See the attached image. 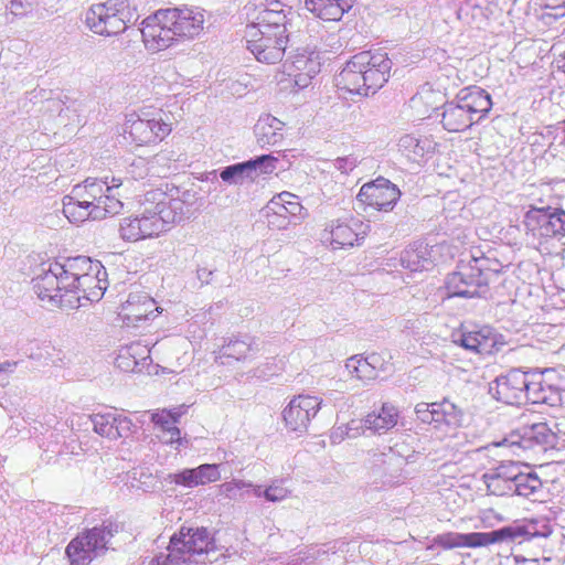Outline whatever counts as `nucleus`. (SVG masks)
Listing matches in <instances>:
<instances>
[{
  "label": "nucleus",
  "instance_id": "obj_1",
  "mask_svg": "<svg viewBox=\"0 0 565 565\" xmlns=\"http://www.w3.org/2000/svg\"><path fill=\"white\" fill-rule=\"evenodd\" d=\"M141 213L124 217L119 235L128 242L158 236L167 226L189 220L196 212V196L190 191L175 189L171 193L161 189L147 191Z\"/></svg>",
  "mask_w": 565,
  "mask_h": 565
},
{
  "label": "nucleus",
  "instance_id": "obj_2",
  "mask_svg": "<svg viewBox=\"0 0 565 565\" xmlns=\"http://www.w3.org/2000/svg\"><path fill=\"white\" fill-rule=\"evenodd\" d=\"M255 21L246 25V47L259 62L281 61L288 43V25L294 11L279 0H265Z\"/></svg>",
  "mask_w": 565,
  "mask_h": 565
},
{
  "label": "nucleus",
  "instance_id": "obj_3",
  "mask_svg": "<svg viewBox=\"0 0 565 565\" xmlns=\"http://www.w3.org/2000/svg\"><path fill=\"white\" fill-rule=\"evenodd\" d=\"M205 10L198 7L160 9L145 18L140 32L146 47L158 52L177 41L194 40L204 30Z\"/></svg>",
  "mask_w": 565,
  "mask_h": 565
},
{
  "label": "nucleus",
  "instance_id": "obj_4",
  "mask_svg": "<svg viewBox=\"0 0 565 565\" xmlns=\"http://www.w3.org/2000/svg\"><path fill=\"white\" fill-rule=\"evenodd\" d=\"M552 534L551 525L545 520H524L491 532H445L433 540V545L444 550L461 547H486L499 542L522 543L535 537H547Z\"/></svg>",
  "mask_w": 565,
  "mask_h": 565
},
{
  "label": "nucleus",
  "instance_id": "obj_5",
  "mask_svg": "<svg viewBox=\"0 0 565 565\" xmlns=\"http://www.w3.org/2000/svg\"><path fill=\"white\" fill-rule=\"evenodd\" d=\"M392 65L385 52H360L337 75V86L350 94L365 97L374 95L388 81Z\"/></svg>",
  "mask_w": 565,
  "mask_h": 565
},
{
  "label": "nucleus",
  "instance_id": "obj_6",
  "mask_svg": "<svg viewBox=\"0 0 565 565\" xmlns=\"http://www.w3.org/2000/svg\"><path fill=\"white\" fill-rule=\"evenodd\" d=\"M88 273L104 275L103 264L87 256L66 258L63 263L46 262L33 277L32 287L38 297L45 301L54 292L72 290L74 284Z\"/></svg>",
  "mask_w": 565,
  "mask_h": 565
},
{
  "label": "nucleus",
  "instance_id": "obj_7",
  "mask_svg": "<svg viewBox=\"0 0 565 565\" xmlns=\"http://www.w3.org/2000/svg\"><path fill=\"white\" fill-rule=\"evenodd\" d=\"M503 267L498 259L483 255L472 256L468 262L461 260L457 270L447 276V294L449 297H482L488 291L491 279Z\"/></svg>",
  "mask_w": 565,
  "mask_h": 565
},
{
  "label": "nucleus",
  "instance_id": "obj_8",
  "mask_svg": "<svg viewBox=\"0 0 565 565\" xmlns=\"http://www.w3.org/2000/svg\"><path fill=\"white\" fill-rule=\"evenodd\" d=\"M492 108L490 94L478 86L462 88L441 106V125L450 132L463 131L479 122Z\"/></svg>",
  "mask_w": 565,
  "mask_h": 565
},
{
  "label": "nucleus",
  "instance_id": "obj_9",
  "mask_svg": "<svg viewBox=\"0 0 565 565\" xmlns=\"http://www.w3.org/2000/svg\"><path fill=\"white\" fill-rule=\"evenodd\" d=\"M135 13L130 0H106L93 4L86 13V24L96 34L113 36L124 32Z\"/></svg>",
  "mask_w": 565,
  "mask_h": 565
},
{
  "label": "nucleus",
  "instance_id": "obj_10",
  "mask_svg": "<svg viewBox=\"0 0 565 565\" xmlns=\"http://www.w3.org/2000/svg\"><path fill=\"white\" fill-rule=\"evenodd\" d=\"M118 526L111 522L86 530L74 537L66 547L71 565H88L105 554Z\"/></svg>",
  "mask_w": 565,
  "mask_h": 565
},
{
  "label": "nucleus",
  "instance_id": "obj_11",
  "mask_svg": "<svg viewBox=\"0 0 565 565\" xmlns=\"http://www.w3.org/2000/svg\"><path fill=\"white\" fill-rule=\"evenodd\" d=\"M171 557L179 559L181 565H203L207 554L213 551V540L205 527H184L171 540Z\"/></svg>",
  "mask_w": 565,
  "mask_h": 565
},
{
  "label": "nucleus",
  "instance_id": "obj_12",
  "mask_svg": "<svg viewBox=\"0 0 565 565\" xmlns=\"http://www.w3.org/2000/svg\"><path fill=\"white\" fill-rule=\"evenodd\" d=\"M74 285L75 287L72 288V290H63L57 294L54 292L52 296H49V299L45 301L52 306L66 309H76L84 306L82 300L90 302L98 301L102 299L108 287L106 269L104 268V275L100 273H96V275L94 273H88Z\"/></svg>",
  "mask_w": 565,
  "mask_h": 565
},
{
  "label": "nucleus",
  "instance_id": "obj_13",
  "mask_svg": "<svg viewBox=\"0 0 565 565\" xmlns=\"http://www.w3.org/2000/svg\"><path fill=\"white\" fill-rule=\"evenodd\" d=\"M532 371L512 369L498 376L490 385L492 396L508 405H523L530 402Z\"/></svg>",
  "mask_w": 565,
  "mask_h": 565
},
{
  "label": "nucleus",
  "instance_id": "obj_14",
  "mask_svg": "<svg viewBox=\"0 0 565 565\" xmlns=\"http://www.w3.org/2000/svg\"><path fill=\"white\" fill-rule=\"evenodd\" d=\"M530 403L551 407L565 406V377L553 369L532 371Z\"/></svg>",
  "mask_w": 565,
  "mask_h": 565
},
{
  "label": "nucleus",
  "instance_id": "obj_15",
  "mask_svg": "<svg viewBox=\"0 0 565 565\" xmlns=\"http://www.w3.org/2000/svg\"><path fill=\"white\" fill-rule=\"evenodd\" d=\"M278 159L271 154H262L247 161L226 166L220 170L221 180L227 185L254 183L263 174H270L277 168Z\"/></svg>",
  "mask_w": 565,
  "mask_h": 565
},
{
  "label": "nucleus",
  "instance_id": "obj_16",
  "mask_svg": "<svg viewBox=\"0 0 565 565\" xmlns=\"http://www.w3.org/2000/svg\"><path fill=\"white\" fill-rule=\"evenodd\" d=\"M523 224L526 235L533 239L565 236V211L534 207L525 213Z\"/></svg>",
  "mask_w": 565,
  "mask_h": 565
},
{
  "label": "nucleus",
  "instance_id": "obj_17",
  "mask_svg": "<svg viewBox=\"0 0 565 565\" xmlns=\"http://www.w3.org/2000/svg\"><path fill=\"white\" fill-rule=\"evenodd\" d=\"M87 191L96 200L105 217L108 215H116L121 212L124 203L121 202L122 193L120 189L125 185L120 177H105L103 179L87 178L82 183Z\"/></svg>",
  "mask_w": 565,
  "mask_h": 565
},
{
  "label": "nucleus",
  "instance_id": "obj_18",
  "mask_svg": "<svg viewBox=\"0 0 565 565\" xmlns=\"http://www.w3.org/2000/svg\"><path fill=\"white\" fill-rule=\"evenodd\" d=\"M401 198L399 189L390 180L377 178L360 189L356 200L377 211H392Z\"/></svg>",
  "mask_w": 565,
  "mask_h": 565
},
{
  "label": "nucleus",
  "instance_id": "obj_19",
  "mask_svg": "<svg viewBox=\"0 0 565 565\" xmlns=\"http://www.w3.org/2000/svg\"><path fill=\"white\" fill-rule=\"evenodd\" d=\"M170 132L171 126L161 117L147 118L130 115L125 124V134H128L138 146L159 142Z\"/></svg>",
  "mask_w": 565,
  "mask_h": 565
},
{
  "label": "nucleus",
  "instance_id": "obj_20",
  "mask_svg": "<svg viewBox=\"0 0 565 565\" xmlns=\"http://www.w3.org/2000/svg\"><path fill=\"white\" fill-rule=\"evenodd\" d=\"M323 51H326L324 44L313 43L310 52L303 51L295 55L288 67V75L292 77L294 86L297 89L308 87L311 79L320 72V53Z\"/></svg>",
  "mask_w": 565,
  "mask_h": 565
},
{
  "label": "nucleus",
  "instance_id": "obj_21",
  "mask_svg": "<svg viewBox=\"0 0 565 565\" xmlns=\"http://www.w3.org/2000/svg\"><path fill=\"white\" fill-rule=\"evenodd\" d=\"M321 405L322 399L316 396L298 395L294 397L282 412L286 426L292 431H306Z\"/></svg>",
  "mask_w": 565,
  "mask_h": 565
},
{
  "label": "nucleus",
  "instance_id": "obj_22",
  "mask_svg": "<svg viewBox=\"0 0 565 565\" xmlns=\"http://www.w3.org/2000/svg\"><path fill=\"white\" fill-rule=\"evenodd\" d=\"M557 436L548 427L546 423H536L526 428L522 436H511L505 438L499 446L511 448L512 452L520 456L519 450L530 449L533 446H539L546 450L556 446Z\"/></svg>",
  "mask_w": 565,
  "mask_h": 565
},
{
  "label": "nucleus",
  "instance_id": "obj_23",
  "mask_svg": "<svg viewBox=\"0 0 565 565\" xmlns=\"http://www.w3.org/2000/svg\"><path fill=\"white\" fill-rule=\"evenodd\" d=\"M369 225L359 217H348L343 220L332 221L329 225V237L333 248L352 247L354 244L360 245L367 234Z\"/></svg>",
  "mask_w": 565,
  "mask_h": 565
},
{
  "label": "nucleus",
  "instance_id": "obj_24",
  "mask_svg": "<svg viewBox=\"0 0 565 565\" xmlns=\"http://www.w3.org/2000/svg\"><path fill=\"white\" fill-rule=\"evenodd\" d=\"M520 461H501L495 467L488 469L482 480L490 494L512 495L514 479L519 475Z\"/></svg>",
  "mask_w": 565,
  "mask_h": 565
},
{
  "label": "nucleus",
  "instance_id": "obj_25",
  "mask_svg": "<svg viewBox=\"0 0 565 565\" xmlns=\"http://www.w3.org/2000/svg\"><path fill=\"white\" fill-rule=\"evenodd\" d=\"M89 419L96 434L111 440L127 438L135 428L130 418L115 412L93 414Z\"/></svg>",
  "mask_w": 565,
  "mask_h": 565
},
{
  "label": "nucleus",
  "instance_id": "obj_26",
  "mask_svg": "<svg viewBox=\"0 0 565 565\" xmlns=\"http://www.w3.org/2000/svg\"><path fill=\"white\" fill-rule=\"evenodd\" d=\"M159 308L148 295L130 294L121 306L119 317L127 327H137L139 322L157 317Z\"/></svg>",
  "mask_w": 565,
  "mask_h": 565
},
{
  "label": "nucleus",
  "instance_id": "obj_27",
  "mask_svg": "<svg viewBox=\"0 0 565 565\" xmlns=\"http://www.w3.org/2000/svg\"><path fill=\"white\" fill-rule=\"evenodd\" d=\"M149 343L131 342L119 349L115 365L124 372H143L151 364Z\"/></svg>",
  "mask_w": 565,
  "mask_h": 565
},
{
  "label": "nucleus",
  "instance_id": "obj_28",
  "mask_svg": "<svg viewBox=\"0 0 565 565\" xmlns=\"http://www.w3.org/2000/svg\"><path fill=\"white\" fill-rule=\"evenodd\" d=\"M171 482L185 488H195L221 479L220 466L204 463L194 469H183L169 476Z\"/></svg>",
  "mask_w": 565,
  "mask_h": 565
},
{
  "label": "nucleus",
  "instance_id": "obj_29",
  "mask_svg": "<svg viewBox=\"0 0 565 565\" xmlns=\"http://www.w3.org/2000/svg\"><path fill=\"white\" fill-rule=\"evenodd\" d=\"M381 362V355L377 353H372L366 358L353 355L347 360L345 370L352 379L367 383L377 377L379 367L386 371Z\"/></svg>",
  "mask_w": 565,
  "mask_h": 565
},
{
  "label": "nucleus",
  "instance_id": "obj_30",
  "mask_svg": "<svg viewBox=\"0 0 565 565\" xmlns=\"http://www.w3.org/2000/svg\"><path fill=\"white\" fill-rule=\"evenodd\" d=\"M543 482L537 473L520 462L519 475L514 479L512 495L536 501L543 495Z\"/></svg>",
  "mask_w": 565,
  "mask_h": 565
},
{
  "label": "nucleus",
  "instance_id": "obj_31",
  "mask_svg": "<svg viewBox=\"0 0 565 565\" xmlns=\"http://www.w3.org/2000/svg\"><path fill=\"white\" fill-rule=\"evenodd\" d=\"M354 0H305L306 8L323 21H339Z\"/></svg>",
  "mask_w": 565,
  "mask_h": 565
},
{
  "label": "nucleus",
  "instance_id": "obj_32",
  "mask_svg": "<svg viewBox=\"0 0 565 565\" xmlns=\"http://www.w3.org/2000/svg\"><path fill=\"white\" fill-rule=\"evenodd\" d=\"M284 127L281 120L269 114L260 116L254 128L257 143L262 148L278 145L284 138Z\"/></svg>",
  "mask_w": 565,
  "mask_h": 565
},
{
  "label": "nucleus",
  "instance_id": "obj_33",
  "mask_svg": "<svg viewBox=\"0 0 565 565\" xmlns=\"http://www.w3.org/2000/svg\"><path fill=\"white\" fill-rule=\"evenodd\" d=\"M398 149L409 161L418 163L435 152L436 142L428 137L405 135L398 141Z\"/></svg>",
  "mask_w": 565,
  "mask_h": 565
},
{
  "label": "nucleus",
  "instance_id": "obj_34",
  "mask_svg": "<svg viewBox=\"0 0 565 565\" xmlns=\"http://www.w3.org/2000/svg\"><path fill=\"white\" fill-rule=\"evenodd\" d=\"M401 264L411 271H422L433 265L428 244L415 242L411 244L401 255Z\"/></svg>",
  "mask_w": 565,
  "mask_h": 565
},
{
  "label": "nucleus",
  "instance_id": "obj_35",
  "mask_svg": "<svg viewBox=\"0 0 565 565\" xmlns=\"http://www.w3.org/2000/svg\"><path fill=\"white\" fill-rule=\"evenodd\" d=\"M397 418V408L390 403H383L379 412H372L365 416V425L374 434H384L396 426Z\"/></svg>",
  "mask_w": 565,
  "mask_h": 565
},
{
  "label": "nucleus",
  "instance_id": "obj_36",
  "mask_svg": "<svg viewBox=\"0 0 565 565\" xmlns=\"http://www.w3.org/2000/svg\"><path fill=\"white\" fill-rule=\"evenodd\" d=\"M63 213L72 223H82L89 218H105V213L102 212L98 205L93 209L90 205L81 204L77 200L68 195H65L63 199Z\"/></svg>",
  "mask_w": 565,
  "mask_h": 565
},
{
  "label": "nucleus",
  "instance_id": "obj_37",
  "mask_svg": "<svg viewBox=\"0 0 565 565\" xmlns=\"http://www.w3.org/2000/svg\"><path fill=\"white\" fill-rule=\"evenodd\" d=\"M385 467L383 469V486H397L403 483L407 479V475L402 468L404 463V459L397 457L394 454L385 455V459L383 460Z\"/></svg>",
  "mask_w": 565,
  "mask_h": 565
},
{
  "label": "nucleus",
  "instance_id": "obj_38",
  "mask_svg": "<svg viewBox=\"0 0 565 565\" xmlns=\"http://www.w3.org/2000/svg\"><path fill=\"white\" fill-rule=\"evenodd\" d=\"M257 352V348L250 337L231 340L222 349L224 358H232L236 361H244Z\"/></svg>",
  "mask_w": 565,
  "mask_h": 565
},
{
  "label": "nucleus",
  "instance_id": "obj_39",
  "mask_svg": "<svg viewBox=\"0 0 565 565\" xmlns=\"http://www.w3.org/2000/svg\"><path fill=\"white\" fill-rule=\"evenodd\" d=\"M435 407V409H437L436 426L444 423L448 426L459 427L463 424V411L450 401L444 399L443 402L437 403Z\"/></svg>",
  "mask_w": 565,
  "mask_h": 565
},
{
  "label": "nucleus",
  "instance_id": "obj_40",
  "mask_svg": "<svg viewBox=\"0 0 565 565\" xmlns=\"http://www.w3.org/2000/svg\"><path fill=\"white\" fill-rule=\"evenodd\" d=\"M475 334L477 337V341L479 344V353L480 354H492L495 351H499V345H502V342H499V335L495 330L489 326H483L480 328H476Z\"/></svg>",
  "mask_w": 565,
  "mask_h": 565
},
{
  "label": "nucleus",
  "instance_id": "obj_41",
  "mask_svg": "<svg viewBox=\"0 0 565 565\" xmlns=\"http://www.w3.org/2000/svg\"><path fill=\"white\" fill-rule=\"evenodd\" d=\"M264 211H271L280 216H286V218L291 220L294 224H297V221H299V215L302 211L301 204H288L285 205L284 203H279L278 201L270 200L267 205L265 206Z\"/></svg>",
  "mask_w": 565,
  "mask_h": 565
},
{
  "label": "nucleus",
  "instance_id": "obj_42",
  "mask_svg": "<svg viewBox=\"0 0 565 565\" xmlns=\"http://www.w3.org/2000/svg\"><path fill=\"white\" fill-rule=\"evenodd\" d=\"M127 174L134 180L145 179L149 174V162L145 158H136L127 168Z\"/></svg>",
  "mask_w": 565,
  "mask_h": 565
},
{
  "label": "nucleus",
  "instance_id": "obj_43",
  "mask_svg": "<svg viewBox=\"0 0 565 565\" xmlns=\"http://www.w3.org/2000/svg\"><path fill=\"white\" fill-rule=\"evenodd\" d=\"M436 404L437 403H431V404L419 403V404H417L415 412H416L418 419H420L423 423H426V424H435L436 425V420H437V414H436L437 412H435Z\"/></svg>",
  "mask_w": 565,
  "mask_h": 565
},
{
  "label": "nucleus",
  "instance_id": "obj_44",
  "mask_svg": "<svg viewBox=\"0 0 565 565\" xmlns=\"http://www.w3.org/2000/svg\"><path fill=\"white\" fill-rule=\"evenodd\" d=\"M335 543L329 542L321 545H312L306 550L303 553L302 559L305 561H313L319 559L321 556L327 555L330 551L334 553Z\"/></svg>",
  "mask_w": 565,
  "mask_h": 565
},
{
  "label": "nucleus",
  "instance_id": "obj_45",
  "mask_svg": "<svg viewBox=\"0 0 565 565\" xmlns=\"http://www.w3.org/2000/svg\"><path fill=\"white\" fill-rule=\"evenodd\" d=\"M455 342L467 350L479 353L480 342L477 341L475 330H463Z\"/></svg>",
  "mask_w": 565,
  "mask_h": 565
},
{
  "label": "nucleus",
  "instance_id": "obj_46",
  "mask_svg": "<svg viewBox=\"0 0 565 565\" xmlns=\"http://www.w3.org/2000/svg\"><path fill=\"white\" fill-rule=\"evenodd\" d=\"M253 487L252 482H246L244 480H232L230 482H225L221 486L222 492L230 499H235L239 490L247 489Z\"/></svg>",
  "mask_w": 565,
  "mask_h": 565
},
{
  "label": "nucleus",
  "instance_id": "obj_47",
  "mask_svg": "<svg viewBox=\"0 0 565 565\" xmlns=\"http://www.w3.org/2000/svg\"><path fill=\"white\" fill-rule=\"evenodd\" d=\"M7 8L12 15L21 18L32 11L33 3L31 0H10Z\"/></svg>",
  "mask_w": 565,
  "mask_h": 565
},
{
  "label": "nucleus",
  "instance_id": "obj_48",
  "mask_svg": "<svg viewBox=\"0 0 565 565\" xmlns=\"http://www.w3.org/2000/svg\"><path fill=\"white\" fill-rule=\"evenodd\" d=\"M68 196L77 200L81 204L90 205L93 209H95V204L97 203L96 200H93V195L83 184H76Z\"/></svg>",
  "mask_w": 565,
  "mask_h": 565
},
{
  "label": "nucleus",
  "instance_id": "obj_49",
  "mask_svg": "<svg viewBox=\"0 0 565 565\" xmlns=\"http://www.w3.org/2000/svg\"><path fill=\"white\" fill-rule=\"evenodd\" d=\"M264 213L267 218V225L270 230H286L289 225L294 224L291 220L286 218V216L277 215L271 211H264Z\"/></svg>",
  "mask_w": 565,
  "mask_h": 565
},
{
  "label": "nucleus",
  "instance_id": "obj_50",
  "mask_svg": "<svg viewBox=\"0 0 565 565\" xmlns=\"http://www.w3.org/2000/svg\"><path fill=\"white\" fill-rule=\"evenodd\" d=\"M289 491L280 484L273 483L264 490V497L269 502H280L286 499Z\"/></svg>",
  "mask_w": 565,
  "mask_h": 565
},
{
  "label": "nucleus",
  "instance_id": "obj_51",
  "mask_svg": "<svg viewBox=\"0 0 565 565\" xmlns=\"http://www.w3.org/2000/svg\"><path fill=\"white\" fill-rule=\"evenodd\" d=\"M358 157L350 154L345 157H339L334 160L333 166L337 170L344 174L350 173L359 163Z\"/></svg>",
  "mask_w": 565,
  "mask_h": 565
},
{
  "label": "nucleus",
  "instance_id": "obj_52",
  "mask_svg": "<svg viewBox=\"0 0 565 565\" xmlns=\"http://www.w3.org/2000/svg\"><path fill=\"white\" fill-rule=\"evenodd\" d=\"M344 429H347L348 438H356L363 434H365L366 428L365 417L363 419H352L348 424L344 425Z\"/></svg>",
  "mask_w": 565,
  "mask_h": 565
},
{
  "label": "nucleus",
  "instance_id": "obj_53",
  "mask_svg": "<svg viewBox=\"0 0 565 565\" xmlns=\"http://www.w3.org/2000/svg\"><path fill=\"white\" fill-rule=\"evenodd\" d=\"M172 415L168 413V409L153 413L151 416L152 422L160 426L164 431L175 425L172 420Z\"/></svg>",
  "mask_w": 565,
  "mask_h": 565
},
{
  "label": "nucleus",
  "instance_id": "obj_54",
  "mask_svg": "<svg viewBox=\"0 0 565 565\" xmlns=\"http://www.w3.org/2000/svg\"><path fill=\"white\" fill-rule=\"evenodd\" d=\"M279 369L274 362H266L264 365L258 366L254 371V375L258 379H268L277 373Z\"/></svg>",
  "mask_w": 565,
  "mask_h": 565
},
{
  "label": "nucleus",
  "instance_id": "obj_55",
  "mask_svg": "<svg viewBox=\"0 0 565 565\" xmlns=\"http://www.w3.org/2000/svg\"><path fill=\"white\" fill-rule=\"evenodd\" d=\"M168 554H159L150 561L149 565H181L179 559H172L171 557V544L168 547Z\"/></svg>",
  "mask_w": 565,
  "mask_h": 565
},
{
  "label": "nucleus",
  "instance_id": "obj_56",
  "mask_svg": "<svg viewBox=\"0 0 565 565\" xmlns=\"http://www.w3.org/2000/svg\"><path fill=\"white\" fill-rule=\"evenodd\" d=\"M15 365V362L9 361L0 363V386H3L8 383V375L9 373L13 372Z\"/></svg>",
  "mask_w": 565,
  "mask_h": 565
},
{
  "label": "nucleus",
  "instance_id": "obj_57",
  "mask_svg": "<svg viewBox=\"0 0 565 565\" xmlns=\"http://www.w3.org/2000/svg\"><path fill=\"white\" fill-rule=\"evenodd\" d=\"M271 200L278 201L279 203H284L285 205H288L291 203L300 204L297 196L289 192H282V193L274 196Z\"/></svg>",
  "mask_w": 565,
  "mask_h": 565
},
{
  "label": "nucleus",
  "instance_id": "obj_58",
  "mask_svg": "<svg viewBox=\"0 0 565 565\" xmlns=\"http://www.w3.org/2000/svg\"><path fill=\"white\" fill-rule=\"evenodd\" d=\"M196 274H198V279L201 281V284L207 285L212 281L214 271L206 267H201V268H198Z\"/></svg>",
  "mask_w": 565,
  "mask_h": 565
},
{
  "label": "nucleus",
  "instance_id": "obj_59",
  "mask_svg": "<svg viewBox=\"0 0 565 565\" xmlns=\"http://www.w3.org/2000/svg\"><path fill=\"white\" fill-rule=\"evenodd\" d=\"M347 429H344V425L334 427L331 433V440L333 444L341 443L344 438H348L347 436Z\"/></svg>",
  "mask_w": 565,
  "mask_h": 565
},
{
  "label": "nucleus",
  "instance_id": "obj_60",
  "mask_svg": "<svg viewBox=\"0 0 565 565\" xmlns=\"http://www.w3.org/2000/svg\"><path fill=\"white\" fill-rule=\"evenodd\" d=\"M166 433L170 435L169 438L166 440L168 444L180 443L181 433H180V429L175 425H173L172 427L167 429Z\"/></svg>",
  "mask_w": 565,
  "mask_h": 565
},
{
  "label": "nucleus",
  "instance_id": "obj_61",
  "mask_svg": "<svg viewBox=\"0 0 565 565\" xmlns=\"http://www.w3.org/2000/svg\"><path fill=\"white\" fill-rule=\"evenodd\" d=\"M186 409L188 407L185 405H181L172 409H168V413L172 415V420L174 424H177L179 422V418L185 414Z\"/></svg>",
  "mask_w": 565,
  "mask_h": 565
},
{
  "label": "nucleus",
  "instance_id": "obj_62",
  "mask_svg": "<svg viewBox=\"0 0 565 565\" xmlns=\"http://www.w3.org/2000/svg\"><path fill=\"white\" fill-rule=\"evenodd\" d=\"M516 562L519 565H540L539 558H526L522 555H519V559Z\"/></svg>",
  "mask_w": 565,
  "mask_h": 565
},
{
  "label": "nucleus",
  "instance_id": "obj_63",
  "mask_svg": "<svg viewBox=\"0 0 565 565\" xmlns=\"http://www.w3.org/2000/svg\"><path fill=\"white\" fill-rule=\"evenodd\" d=\"M518 559L519 555H510L507 556L503 562H501V565H519L516 562Z\"/></svg>",
  "mask_w": 565,
  "mask_h": 565
},
{
  "label": "nucleus",
  "instance_id": "obj_64",
  "mask_svg": "<svg viewBox=\"0 0 565 565\" xmlns=\"http://www.w3.org/2000/svg\"><path fill=\"white\" fill-rule=\"evenodd\" d=\"M546 1H547L546 7H551V8L563 7V8H565V0H546Z\"/></svg>",
  "mask_w": 565,
  "mask_h": 565
}]
</instances>
